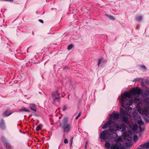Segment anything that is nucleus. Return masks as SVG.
<instances>
[{
    "label": "nucleus",
    "mask_w": 149,
    "mask_h": 149,
    "mask_svg": "<svg viewBox=\"0 0 149 149\" xmlns=\"http://www.w3.org/2000/svg\"><path fill=\"white\" fill-rule=\"evenodd\" d=\"M142 97L141 98H136L134 102L136 104L137 111L143 116L145 122H149V88H146L141 94Z\"/></svg>",
    "instance_id": "nucleus-1"
},
{
    "label": "nucleus",
    "mask_w": 149,
    "mask_h": 149,
    "mask_svg": "<svg viewBox=\"0 0 149 149\" xmlns=\"http://www.w3.org/2000/svg\"><path fill=\"white\" fill-rule=\"evenodd\" d=\"M109 127V129L107 130L101 132L100 138L101 140H109L111 138L117 137V134L115 132L117 131L123 132L126 129L124 127H119L117 125L113 124L111 120L107 122L103 126L102 129H105Z\"/></svg>",
    "instance_id": "nucleus-2"
},
{
    "label": "nucleus",
    "mask_w": 149,
    "mask_h": 149,
    "mask_svg": "<svg viewBox=\"0 0 149 149\" xmlns=\"http://www.w3.org/2000/svg\"><path fill=\"white\" fill-rule=\"evenodd\" d=\"M141 93V90L139 88L136 90H134L133 91H131L129 92L124 93L122 95L121 99V100L122 101V104L123 105L124 104V102L126 101L129 104L131 103V105L133 104L136 107V104L134 102V100L137 97L139 98L138 97H134L136 95H139Z\"/></svg>",
    "instance_id": "nucleus-3"
},
{
    "label": "nucleus",
    "mask_w": 149,
    "mask_h": 149,
    "mask_svg": "<svg viewBox=\"0 0 149 149\" xmlns=\"http://www.w3.org/2000/svg\"><path fill=\"white\" fill-rule=\"evenodd\" d=\"M120 102L121 106L123 108V109L120 108V118L122 119L123 122L127 123L129 122L128 116L129 115L132 109V108L130 107L131 105V103L128 104L127 102H125L123 106L121 104L122 101L120 100Z\"/></svg>",
    "instance_id": "nucleus-4"
},
{
    "label": "nucleus",
    "mask_w": 149,
    "mask_h": 149,
    "mask_svg": "<svg viewBox=\"0 0 149 149\" xmlns=\"http://www.w3.org/2000/svg\"><path fill=\"white\" fill-rule=\"evenodd\" d=\"M122 140L120 137L115 139L112 141L111 144L109 142H106L105 146L108 149H125L124 144L120 142Z\"/></svg>",
    "instance_id": "nucleus-5"
},
{
    "label": "nucleus",
    "mask_w": 149,
    "mask_h": 149,
    "mask_svg": "<svg viewBox=\"0 0 149 149\" xmlns=\"http://www.w3.org/2000/svg\"><path fill=\"white\" fill-rule=\"evenodd\" d=\"M68 119L67 117L63 118L62 123L60 124V126L64 133L69 132L71 129V125L68 123Z\"/></svg>",
    "instance_id": "nucleus-6"
},
{
    "label": "nucleus",
    "mask_w": 149,
    "mask_h": 149,
    "mask_svg": "<svg viewBox=\"0 0 149 149\" xmlns=\"http://www.w3.org/2000/svg\"><path fill=\"white\" fill-rule=\"evenodd\" d=\"M111 118L109 120H109H111L113 122V124L117 125H118L119 127H125L126 129V127L123 126V125H120V126L118 124H116V120L118 119L119 118V115L118 113H111L110 115Z\"/></svg>",
    "instance_id": "nucleus-7"
},
{
    "label": "nucleus",
    "mask_w": 149,
    "mask_h": 149,
    "mask_svg": "<svg viewBox=\"0 0 149 149\" xmlns=\"http://www.w3.org/2000/svg\"><path fill=\"white\" fill-rule=\"evenodd\" d=\"M52 97L53 100L55 102L60 101V94L57 91L54 92L52 93Z\"/></svg>",
    "instance_id": "nucleus-8"
},
{
    "label": "nucleus",
    "mask_w": 149,
    "mask_h": 149,
    "mask_svg": "<svg viewBox=\"0 0 149 149\" xmlns=\"http://www.w3.org/2000/svg\"><path fill=\"white\" fill-rule=\"evenodd\" d=\"M139 82L142 86L144 85V79L142 78H138L135 79L133 81L134 82H136L137 81Z\"/></svg>",
    "instance_id": "nucleus-9"
},
{
    "label": "nucleus",
    "mask_w": 149,
    "mask_h": 149,
    "mask_svg": "<svg viewBox=\"0 0 149 149\" xmlns=\"http://www.w3.org/2000/svg\"><path fill=\"white\" fill-rule=\"evenodd\" d=\"M137 123L139 126V128L140 129V131L141 132L143 131V129L142 128V126H143L144 122L141 119L138 120L137 122Z\"/></svg>",
    "instance_id": "nucleus-10"
},
{
    "label": "nucleus",
    "mask_w": 149,
    "mask_h": 149,
    "mask_svg": "<svg viewBox=\"0 0 149 149\" xmlns=\"http://www.w3.org/2000/svg\"><path fill=\"white\" fill-rule=\"evenodd\" d=\"M0 127L2 130H4L5 129V122L3 119H1L0 122Z\"/></svg>",
    "instance_id": "nucleus-11"
},
{
    "label": "nucleus",
    "mask_w": 149,
    "mask_h": 149,
    "mask_svg": "<svg viewBox=\"0 0 149 149\" xmlns=\"http://www.w3.org/2000/svg\"><path fill=\"white\" fill-rule=\"evenodd\" d=\"M140 147L143 148H145L146 149L149 148V141L145 143L140 145Z\"/></svg>",
    "instance_id": "nucleus-12"
},
{
    "label": "nucleus",
    "mask_w": 149,
    "mask_h": 149,
    "mask_svg": "<svg viewBox=\"0 0 149 149\" xmlns=\"http://www.w3.org/2000/svg\"><path fill=\"white\" fill-rule=\"evenodd\" d=\"M11 113V111L9 110H7L3 113V115L4 117H7L10 115Z\"/></svg>",
    "instance_id": "nucleus-13"
},
{
    "label": "nucleus",
    "mask_w": 149,
    "mask_h": 149,
    "mask_svg": "<svg viewBox=\"0 0 149 149\" xmlns=\"http://www.w3.org/2000/svg\"><path fill=\"white\" fill-rule=\"evenodd\" d=\"M136 19L139 21H141L143 19V17L142 16L138 15L136 17Z\"/></svg>",
    "instance_id": "nucleus-14"
},
{
    "label": "nucleus",
    "mask_w": 149,
    "mask_h": 149,
    "mask_svg": "<svg viewBox=\"0 0 149 149\" xmlns=\"http://www.w3.org/2000/svg\"><path fill=\"white\" fill-rule=\"evenodd\" d=\"M29 107L30 109L32 111H36V107L34 106H30Z\"/></svg>",
    "instance_id": "nucleus-15"
},
{
    "label": "nucleus",
    "mask_w": 149,
    "mask_h": 149,
    "mask_svg": "<svg viewBox=\"0 0 149 149\" xmlns=\"http://www.w3.org/2000/svg\"><path fill=\"white\" fill-rule=\"evenodd\" d=\"M103 60V59L102 58H101L99 59L97 63V66H99L101 63L102 61Z\"/></svg>",
    "instance_id": "nucleus-16"
},
{
    "label": "nucleus",
    "mask_w": 149,
    "mask_h": 149,
    "mask_svg": "<svg viewBox=\"0 0 149 149\" xmlns=\"http://www.w3.org/2000/svg\"><path fill=\"white\" fill-rule=\"evenodd\" d=\"M21 111H24L25 112H29V110L26 109L24 107L22 109H20L19 110Z\"/></svg>",
    "instance_id": "nucleus-17"
},
{
    "label": "nucleus",
    "mask_w": 149,
    "mask_h": 149,
    "mask_svg": "<svg viewBox=\"0 0 149 149\" xmlns=\"http://www.w3.org/2000/svg\"><path fill=\"white\" fill-rule=\"evenodd\" d=\"M106 15L111 20H114L115 19L114 18L113 16L110 15Z\"/></svg>",
    "instance_id": "nucleus-18"
},
{
    "label": "nucleus",
    "mask_w": 149,
    "mask_h": 149,
    "mask_svg": "<svg viewBox=\"0 0 149 149\" xmlns=\"http://www.w3.org/2000/svg\"><path fill=\"white\" fill-rule=\"evenodd\" d=\"M140 67L143 70H145L146 69V67L144 65H141Z\"/></svg>",
    "instance_id": "nucleus-19"
},
{
    "label": "nucleus",
    "mask_w": 149,
    "mask_h": 149,
    "mask_svg": "<svg viewBox=\"0 0 149 149\" xmlns=\"http://www.w3.org/2000/svg\"><path fill=\"white\" fill-rule=\"evenodd\" d=\"M73 47V45H72V44L68 46L67 49L68 50H70L72 49Z\"/></svg>",
    "instance_id": "nucleus-20"
},
{
    "label": "nucleus",
    "mask_w": 149,
    "mask_h": 149,
    "mask_svg": "<svg viewBox=\"0 0 149 149\" xmlns=\"http://www.w3.org/2000/svg\"><path fill=\"white\" fill-rule=\"evenodd\" d=\"M41 128V126L40 125L38 126L36 128V130L37 131H38Z\"/></svg>",
    "instance_id": "nucleus-21"
},
{
    "label": "nucleus",
    "mask_w": 149,
    "mask_h": 149,
    "mask_svg": "<svg viewBox=\"0 0 149 149\" xmlns=\"http://www.w3.org/2000/svg\"><path fill=\"white\" fill-rule=\"evenodd\" d=\"M81 115V112H80L78 114V115L76 117L75 119L76 120H77V119H78V118H79V117Z\"/></svg>",
    "instance_id": "nucleus-22"
},
{
    "label": "nucleus",
    "mask_w": 149,
    "mask_h": 149,
    "mask_svg": "<svg viewBox=\"0 0 149 149\" xmlns=\"http://www.w3.org/2000/svg\"><path fill=\"white\" fill-rule=\"evenodd\" d=\"M73 137L72 136H71L70 138V145H71L72 143V140Z\"/></svg>",
    "instance_id": "nucleus-23"
},
{
    "label": "nucleus",
    "mask_w": 149,
    "mask_h": 149,
    "mask_svg": "<svg viewBox=\"0 0 149 149\" xmlns=\"http://www.w3.org/2000/svg\"><path fill=\"white\" fill-rule=\"evenodd\" d=\"M134 141H136L138 139L136 135L134 136Z\"/></svg>",
    "instance_id": "nucleus-24"
},
{
    "label": "nucleus",
    "mask_w": 149,
    "mask_h": 149,
    "mask_svg": "<svg viewBox=\"0 0 149 149\" xmlns=\"http://www.w3.org/2000/svg\"><path fill=\"white\" fill-rule=\"evenodd\" d=\"M64 142L65 143H68V141L67 139H64Z\"/></svg>",
    "instance_id": "nucleus-25"
},
{
    "label": "nucleus",
    "mask_w": 149,
    "mask_h": 149,
    "mask_svg": "<svg viewBox=\"0 0 149 149\" xmlns=\"http://www.w3.org/2000/svg\"><path fill=\"white\" fill-rule=\"evenodd\" d=\"M132 139V137L130 136V137H129L128 138H127V139L128 141H131Z\"/></svg>",
    "instance_id": "nucleus-26"
},
{
    "label": "nucleus",
    "mask_w": 149,
    "mask_h": 149,
    "mask_svg": "<svg viewBox=\"0 0 149 149\" xmlns=\"http://www.w3.org/2000/svg\"><path fill=\"white\" fill-rule=\"evenodd\" d=\"M67 109V107L65 106L63 107V111H64L65 110Z\"/></svg>",
    "instance_id": "nucleus-27"
},
{
    "label": "nucleus",
    "mask_w": 149,
    "mask_h": 149,
    "mask_svg": "<svg viewBox=\"0 0 149 149\" xmlns=\"http://www.w3.org/2000/svg\"><path fill=\"white\" fill-rule=\"evenodd\" d=\"M133 130H137V127L135 126H134L133 127Z\"/></svg>",
    "instance_id": "nucleus-28"
},
{
    "label": "nucleus",
    "mask_w": 149,
    "mask_h": 149,
    "mask_svg": "<svg viewBox=\"0 0 149 149\" xmlns=\"http://www.w3.org/2000/svg\"><path fill=\"white\" fill-rule=\"evenodd\" d=\"M38 21L39 22H41L42 23H43L44 22H43V20L42 19H39Z\"/></svg>",
    "instance_id": "nucleus-29"
},
{
    "label": "nucleus",
    "mask_w": 149,
    "mask_h": 149,
    "mask_svg": "<svg viewBox=\"0 0 149 149\" xmlns=\"http://www.w3.org/2000/svg\"><path fill=\"white\" fill-rule=\"evenodd\" d=\"M87 142H86L85 145V149H86L87 148Z\"/></svg>",
    "instance_id": "nucleus-30"
},
{
    "label": "nucleus",
    "mask_w": 149,
    "mask_h": 149,
    "mask_svg": "<svg viewBox=\"0 0 149 149\" xmlns=\"http://www.w3.org/2000/svg\"><path fill=\"white\" fill-rule=\"evenodd\" d=\"M7 1H11L12 2H13V0H7Z\"/></svg>",
    "instance_id": "nucleus-31"
},
{
    "label": "nucleus",
    "mask_w": 149,
    "mask_h": 149,
    "mask_svg": "<svg viewBox=\"0 0 149 149\" xmlns=\"http://www.w3.org/2000/svg\"><path fill=\"white\" fill-rule=\"evenodd\" d=\"M137 149H141L140 148H138Z\"/></svg>",
    "instance_id": "nucleus-32"
},
{
    "label": "nucleus",
    "mask_w": 149,
    "mask_h": 149,
    "mask_svg": "<svg viewBox=\"0 0 149 149\" xmlns=\"http://www.w3.org/2000/svg\"><path fill=\"white\" fill-rule=\"evenodd\" d=\"M136 28L137 29H138V28H137V27H136Z\"/></svg>",
    "instance_id": "nucleus-33"
},
{
    "label": "nucleus",
    "mask_w": 149,
    "mask_h": 149,
    "mask_svg": "<svg viewBox=\"0 0 149 149\" xmlns=\"http://www.w3.org/2000/svg\"><path fill=\"white\" fill-rule=\"evenodd\" d=\"M68 99H69V96H68Z\"/></svg>",
    "instance_id": "nucleus-34"
},
{
    "label": "nucleus",
    "mask_w": 149,
    "mask_h": 149,
    "mask_svg": "<svg viewBox=\"0 0 149 149\" xmlns=\"http://www.w3.org/2000/svg\"><path fill=\"white\" fill-rule=\"evenodd\" d=\"M3 138V137H2L1 139H2V138Z\"/></svg>",
    "instance_id": "nucleus-35"
}]
</instances>
